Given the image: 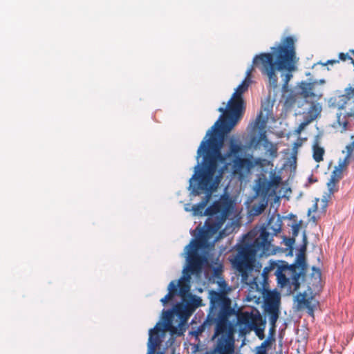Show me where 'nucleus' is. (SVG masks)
<instances>
[{"label":"nucleus","mask_w":354,"mask_h":354,"mask_svg":"<svg viewBox=\"0 0 354 354\" xmlns=\"http://www.w3.org/2000/svg\"><path fill=\"white\" fill-rule=\"evenodd\" d=\"M255 231H250L236 245V254L231 259L234 268L241 274L242 281L249 286V295L253 299L264 298V311L269 315L270 332L275 330L279 315L280 295L269 290L268 274L271 266L263 268V272L254 270L256 257L262 255L270 245L269 232L262 228L259 236Z\"/></svg>","instance_id":"1"},{"label":"nucleus","mask_w":354,"mask_h":354,"mask_svg":"<svg viewBox=\"0 0 354 354\" xmlns=\"http://www.w3.org/2000/svg\"><path fill=\"white\" fill-rule=\"evenodd\" d=\"M222 142L218 140L215 138H211L208 140H203L197 150V160L201 156H203V162L198 163L194 167V173L189 180V189L192 194L195 196H200L204 194V197L201 201L192 207V211L194 215L207 216L208 218L205 223V229L200 228L199 226L196 230H199V234L196 239L200 237L201 233L203 230H207V222L210 218H213V221H216V219L220 217L223 210L226 209V217L221 227H222L225 221L227 218L230 211V205L226 201H217L213 204L205 208L206 205L210 201L212 194L216 192L223 179L224 169L226 166L221 168L218 174L215 175L218 160L223 161L226 156H230L232 154L237 153L240 147L237 145H232L230 150L226 156H222L221 155Z\"/></svg>","instance_id":"2"},{"label":"nucleus","mask_w":354,"mask_h":354,"mask_svg":"<svg viewBox=\"0 0 354 354\" xmlns=\"http://www.w3.org/2000/svg\"><path fill=\"white\" fill-rule=\"evenodd\" d=\"M298 60L295 39L291 36H288L281 39L277 46L272 47L270 53L256 55L253 59V64L257 66L261 64L260 69L262 74L268 77L274 88L278 86L276 71H286L283 75L282 89L283 91H287L288 83L292 77V73L297 70Z\"/></svg>","instance_id":"3"},{"label":"nucleus","mask_w":354,"mask_h":354,"mask_svg":"<svg viewBox=\"0 0 354 354\" xmlns=\"http://www.w3.org/2000/svg\"><path fill=\"white\" fill-rule=\"evenodd\" d=\"M216 221H213V218H210L207 222V230H203L198 239H192L185 247V253L187 254V266L183 270V280H180L178 285V294L182 297H185L188 295L190 286L189 283L191 276L198 275L201 273L203 267L207 263V257L205 255L198 253V250L205 247L207 239L215 234L221 227L222 223L226 217V209L223 210L221 214Z\"/></svg>","instance_id":"4"},{"label":"nucleus","mask_w":354,"mask_h":354,"mask_svg":"<svg viewBox=\"0 0 354 354\" xmlns=\"http://www.w3.org/2000/svg\"><path fill=\"white\" fill-rule=\"evenodd\" d=\"M231 299L223 292H210L211 308L219 309L212 339L216 340L215 351L229 354L233 348V333L228 317L233 313Z\"/></svg>","instance_id":"5"},{"label":"nucleus","mask_w":354,"mask_h":354,"mask_svg":"<svg viewBox=\"0 0 354 354\" xmlns=\"http://www.w3.org/2000/svg\"><path fill=\"white\" fill-rule=\"evenodd\" d=\"M232 145L239 146L240 147L239 151H238L237 153L232 154L231 156L227 157L226 156L223 161L218 160L216 162L217 169L215 175H217L218 174L219 170L221 169V167L218 169V165L220 163H225L226 160L231 157H234L232 166V173L234 176L238 177L239 179H242L245 175L248 174L250 172L251 169H252L255 166L261 165L262 160L259 158H254L252 155H250L249 157L245 158L239 157L243 150V145L240 141L234 139L230 140L229 149L227 151V152L225 154H223L221 153L222 156H226L228 153V152L230 150ZM225 166H226V168L224 169V171L227 169V165H225ZM223 167L224 165L222 167V168Z\"/></svg>","instance_id":"6"},{"label":"nucleus","mask_w":354,"mask_h":354,"mask_svg":"<svg viewBox=\"0 0 354 354\" xmlns=\"http://www.w3.org/2000/svg\"><path fill=\"white\" fill-rule=\"evenodd\" d=\"M229 110V102L227 103L226 109L223 107L218 109V111L222 113V114L211 129L208 130L203 140L206 141L211 138H215L222 142V145H223L224 136L231 131L238 121L241 118L243 113H240L239 118L235 120L234 115L231 113H228Z\"/></svg>","instance_id":"7"},{"label":"nucleus","mask_w":354,"mask_h":354,"mask_svg":"<svg viewBox=\"0 0 354 354\" xmlns=\"http://www.w3.org/2000/svg\"><path fill=\"white\" fill-rule=\"evenodd\" d=\"M307 270H301V266L297 262L289 265L287 262L281 261L277 265L275 271L277 283L281 287L293 286L294 290L299 289L300 286L299 278L305 274Z\"/></svg>","instance_id":"8"},{"label":"nucleus","mask_w":354,"mask_h":354,"mask_svg":"<svg viewBox=\"0 0 354 354\" xmlns=\"http://www.w3.org/2000/svg\"><path fill=\"white\" fill-rule=\"evenodd\" d=\"M254 64L246 71V77L241 84L235 89L232 97L229 100V111L234 115L236 119L239 118L240 113H243L244 100L243 98V94L248 91L249 85L251 82L250 75L254 71Z\"/></svg>","instance_id":"9"},{"label":"nucleus","mask_w":354,"mask_h":354,"mask_svg":"<svg viewBox=\"0 0 354 354\" xmlns=\"http://www.w3.org/2000/svg\"><path fill=\"white\" fill-rule=\"evenodd\" d=\"M354 86H349L345 89V93L332 97L329 100L330 106L337 109L340 112L337 113L339 116L344 115L348 117L354 116Z\"/></svg>","instance_id":"10"},{"label":"nucleus","mask_w":354,"mask_h":354,"mask_svg":"<svg viewBox=\"0 0 354 354\" xmlns=\"http://www.w3.org/2000/svg\"><path fill=\"white\" fill-rule=\"evenodd\" d=\"M238 323L246 326L250 330H254L259 339H264L266 321L259 313L257 314L243 313L239 316Z\"/></svg>","instance_id":"11"},{"label":"nucleus","mask_w":354,"mask_h":354,"mask_svg":"<svg viewBox=\"0 0 354 354\" xmlns=\"http://www.w3.org/2000/svg\"><path fill=\"white\" fill-rule=\"evenodd\" d=\"M164 332L163 324L160 322L149 330L147 354H164L162 351L156 353V349L162 344Z\"/></svg>","instance_id":"12"},{"label":"nucleus","mask_w":354,"mask_h":354,"mask_svg":"<svg viewBox=\"0 0 354 354\" xmlns=\"http://www.w3.org/2000/svg\"><path fill=\"white\" fill-rule=\"evenodd\" d=\"M267 119L268 117H263L262 111H260L254 122V127H257L260 129L259 137L256 141L254 138L252 140V142H255L256 146L263 142V146L265 149L268 147V144H270V142L267 138L266 131L265 130Z\"/></svg>","instance_id":"13"},{"label":"nucleus","mask_w":354,"mask_h":354,"mask_svg":"<svg viewBox=\"0 0 354 354\" xmlns=\"http://www.w3.org/2000/svg\"><path fill=\"white\" fill-rule=\"evenodd\" d=\"M296 301L299 309H307L308 314L312 317L314 316V311L317 302L314 300L313 296L308 297L306 292H300L297 295Z\"/></svg>","instance_id":"14"},{"label":"nucleus","mask_w":354,"mask_h":354,"mask_svg":"<svg viewBox=\"0 0 354 354\" xmlns=\"http://www.w3.org/2000/svg\"><path fill=\"white\" fill-rule=\"evenodd\" d=\"M296 301L299 309H307L308 314L312 317L314 316V311L317 302L314 300L313 296L308 297L306 292H300L297 295Z\"/></svg>","instance_id":"15"},{"label":"nucleus","mask_w":354,"mask_h":354,"mask_svg":"<svg viewBox=\"0 0 354 354\" xmlns=\"http://www.w3.org/2000/svg\"><path fill=\"white\" fill-rule=\"evenodd\" d=\"M302 242L303 243L299 249V254L297 255L295 262H297L299 264V266H301V270H307L308 266L306 261L305 253L307 248L308 240L307 236L305 232H304L303 234Z\"/></svg>","instance_id":"16"},{"label":"nucleus","mask_w":354,"mask_h":354,"mask_svg":"<svg viewBox=\"0 0 354 354\" xmlns=\"http://www.w3.org/2000/svg\"><path fill=\"white\" fill-rule=\"evenodd\" d=\"M348 164V156L343 161L340 162L337 167L335 168L331 174L330 179L332 180L339 182L343 177V171L347 167Z\"/></svg>","instance_id":"17"},{"label":"nucleus","mask_w":354,"mask_h":354,"mask_svg":"<svg viewBox=\"0 0 354 354\" xmlns=\"http://www.w3.org/2000/svg\"><path fill=\"white\" fill-rule=\"evenodd\" d=\"M321 111L322 108L318 104L313 103L308 111L304 113V119L310 123L318 117Z\"/></svg>","instance_id":"18"},{"label":"nucleus","mask_w":354,"mask_h":354,"mask_svg":"<svg viewBox=\"0 0 354 354\" xmlns=\"http://www.w3.org/2000/svg\"><path fill=\"white\" fill-rule=\"evenodd\" d=\"M168 293L160 299L163 305H166L169 301L171 300L173 297L178 294V285L175 281H172L168 286Z\"/></svg>","instance_id":"19"},{"label":"nucleus","mask_w":354,"mask_h":354,"mask_svg":"<svg viewBox=\"0 0 354 354\" xmlns=\"http://www.w3.org/2000/svg\"><path fill=\"white\" fill-rule=\"evenodd\" d=\"M315 83H302L301 86V93L303 97L306 99H315V94L313 93Z\"/></svg>","instance_id":"20"},{"label":"nucleus","mask_w":354,"mask_h":354,"mask_svg":"<svg viewBox=\"0 0 354 354\" xmlns=\"http://www.w3.org/2000/svg\"><path fill=\"white\" fill-rule=\"evenodd\" d=\"M325 153L324 149L319 145V139L316 138L313 145V157L317 162L323 160V156Z\"/></svg>","instance_id":"21"},{"label":"nucleus","mask_w":354,"mask_h":354,"mask_svg":"<svg viewBox=\"0 0 354 354\" xmlns=\"http://www.w3.org/2000/svg\"><path fill=\"white\" fill-rule=\"evenodd\" d=\"M174 310L177 315L184 319L188 318L193 312L192 308H190V304H178L175 306Z\"/></svg>","instance_id":"22"},{"label":"nucleus","mask_w":354,"mask_h":354,"mask_svg":"<svg viewBox=\"0 0 354 354\" xmlns=\"http://www.w3.org/2000/svg\"><path fill=\"white\" fill-rule=\"evenodd\" d=\"M282 222L279 217L272 216L268 223V227L276 235L281 232Z\"/></svg>","instance_id":"23"},{"label":"nucleus","mask_w":354,"mask_h":354,"mask_svg":"<svg viewBox=\"0 0 354 354\" xmlns=\"http://www.w3.org/2000/svg\"><path fill=\"white\" fill-rule=\"evenodd\" d=\"M271 187V183H268V181L261 182L258 184L257 193L263 197L262 199L266 200V198L268 196Z\"/></svg>","instance_id":"24"},{"label":"nucleus","mask_w":354,"mask_h":354,"mask_svg":"<svg viewBox=\"0 0 354 354\" xmlns=\"http://www.w3.org/2000/svg\"><path fill=\"white\" fill-rule=\"evenodd\" d=\"M268 202L265 199H262L260 203H254L250 207V212L252 215L257 216L261 214L266 209Z\"/></svg>","instance_id":"25"},{"label":"nucleus","mask_w":354,"mask_h":354,"mask_svg":"<svg viewBox=\"0 0 354 354\" xmlns=\"http://www.w3.org/2000/svg\"><path fill=\"white\" fill-rule=\"evenodd\" d=\"M165 313V319L167 321V323L165 324V328L167 330H169L170 333L174 335L178 333V328L176 326H172V324L170 322V319L172 315V313L170 310H167L164 312Z\"/></svg>","instance_id":"26"},{"label":"nucleus","mask_w":354,"mask_h":354,"mask_svg":"<svg viewBox=\"0 0 354 354\" xmlns=\"http://www.w3.org/2000/svg\"><path fill=\"white\" fill-rule=\"evenodd\" d=\"M338 183L337 181L332 180L330 178L327 183V187L330 194H333L335 192L338 191Z\"/></svg>","instance_id":"27"},{"label":"nucleus","mask_w":354,"mask_h":354,"mask_svg":"<svg viewBox=\"0 0 354 354\" xmlns=\"http://www.w3.org/2000/svg\"><path fill=\"white\" fill-rule=\"evenodd\" d=\"M201 302V300L199 297H197L196 296H192V299L187 301V304H190V308H192V310L194 311L195 308L198 307L200 306V304Z\"/></svg>","instance_id":"28"},{"label":"nucleus","mask_w":354,"mask_h":354,"mask_svg":"<svg viewBox=\"0 0 354 354\" xmlns=\"http://www.w3.org/2000/svg\"><path fill=\"white\" fill-rule=\"evenodd\" d=\"M266 149V153H268L272 158H276L277 156V147L272 142L268 144V147Z\"/></svg>","instance_id":"29"},{"label":"nucleus","mask_w":354,"mask_h":354,"mask_svg":"<svg viewBox=\"0 0 354 354\" xmlns=\"http://www.w3.org/2000/svg\"><path fill=\"white\" fill-rule=\"evenodd\" d=\"M310 123L306 120L305 119H304L303 122L299 124V125L298 126V127L296 129V133L297 134H299L304 129V128L308 125Z\"/></svg>","instance_id":"30"},{"label":"nucleus","mask_w":354,"mask_h":354,"mask_svg":"<svg viewBox=\"0 0 354 354\" xmlns=\"http://www.w3.org/2000/svg\"><path fill=\"white\" fill-rule=\"evenodd\" d=\"M301 227V221L297 223H295L292 225V231L293 236H297L298 235L299 231Z\"/></svg>","instance_id":"31"},{"label":"nucleus","mask_w":354,"mask_h":354,"mask_svg":"<svg viewBox=\"0 0 354 354\" xmlns=\"http://www.w3.org/2000/svg\"><path fill=\"white\" fill-rule=\"evenodd\" d=\"M318 198H315V202L313 207L308 210V216H310L312 212H315L318 209Z\"/></svg>","instance_id":"32"},{"label":"nucleus","mask_w":354,"mask_h":354,"mask_svg":"<svg viewBox=\"0 0 354 354\" xmlns=\"http://www.w3.org/2000/svg\"><path fill=\"white\" fill-rule=\"evenodd\" d=\"M350 54L351 53L349 52L347 53H340L339 54V58L342 61H346L347 59H349L351 61L352 57L350 55Z\"/></svg>","instance_id":"33"},{"label":"nucleus","mask_w":354,"mask_h":354,"mask_svg":"<svg viewBox=\"0 0 354 354\" xmlns=\"http://www.w3.org/2000/svg\"><path fill=\"white\" fill-rule=\"evenodd\" d=\"M281 180V178L280 176H274V178H272V179L271 180L268 181V183H271V187H272V186L277 187L280 183Z\"/></svg>","instance_id":"34"},{"label":"nucleus","mask_w":354,"mask_h":354,"mask_svg":"<svg viewBox=\"0 0 354 354\" xmlns=\"http://www.w3.org/2000/svg\"><path fill=\"white\" fill-rule=\"evenodd\" d=\"M270 343L271 342L270 339H267L265 341H263L257 348L260 350L266 351V348L270 344Z\"/></svg>","instance_id":"35"},{"label":"nucleus","mask_w":354,"mask_h":354,"mask_svg":"<svg viewBox=\"0 0 354 354\" xmlns=\"http://www.w3.org/2000/svg\"><path fill=\"white\" fill-rule=\"evenodd\" d=\"M270 343L271 342L270 339H267L265 341H263L257 348L260 350L266 351V348L270 344Z\"/></svg>","instance_id":"36"},{"label":"nucleus","mask_w":354,"mask_h":354,"mask_svg":"<svg viewBox=\"0 0 354 354\" xmlns=\"http://www.w3.org/2000/svg\"><path fill=\"white\" fill-rule=\"evenodd\" d=\"M353 149H354V140L348 146L346 147V149H347L348 156L351 155Z\"/></svg>","instance_id":"37"},{"label":"nucleus","mask_w":354,"mask_h":354,"mask_svg":"<svg viewBox=\"0 0 354 354\" xmlns=\"http://www.w3.org/2000/svg\"><path fill=\"white\" fill-rule=\"evenodd\" d=\"M322 203H323L322 209H323V210H324V211H325V210H326V207H327V205H328V201H327V199H326V198H323V199L322 200Z\"/></svg>","instance_id":"38"},{"label":"nucleus","mask_w":354,"mask_h":354,"mask_svg":"<svg viewBox=\"0 0 354 354\" xmlns=\"http://www.w3.org/2000/svg\"><path fill=\"white\" fill-rule=\"evenodd\" d=\"M313 271H315V274L317 275L318 278L321 277V272L319 268H316L315 267L313 268Z\"/></svg>","instance_id":"39"},{"label":"nucleus","mask_w":354,"mask_h":354,"mask_svg":"<svg viewBox=\"0 0 354 354\" xmlns=\"http://www.w3.org/2000/svg\"><path fill=\"white\" fill-rule=\"evenodd\" d=\"M339 61L338 60H328L326 63L324 64V65H327V64H333L335 63H338Z\"/></svg>","instance_id":"40"},{"label":"nucleus","mask_w":354,"mask_h":354,"mask_svg":"<svg viewBox=\"0 0 354 354\" xmlns=\"http://www.w3.org/2000/svg\"><path fill=\"white\" fill-rule=\"evenodd\" d=\"M257 354H268L266 351L260 350L257 348Z\"/></svg>","instance_id":"41"},{"label":"nucleus","mask_w":354,"mask_h":354,"mask_svg":"<svg viewBox=\"0 0 354 354\" xmlns=\"http://www.w3.org/2000/svg\"><path fill=\"white\" fill-rule=\"evenodd\" d=\"M299 146H300V144L297 143V142L295 143V147H297Z\"/></svg>","instance_id":"42"},{"label":"nucleus","mask_w":354,"mask_h":354,"mask_svg":"<svg viewBox=\"0 0 354 354\" xmlns=\"http://www.w3.org/2000/svg\"><path fill=\"white\" fill-rule=\"evenodd\" d=\"M311 219H313V221H315V216H313V217L311 218Z\"/></svg>","instance_id":"43"}]
</instances>
